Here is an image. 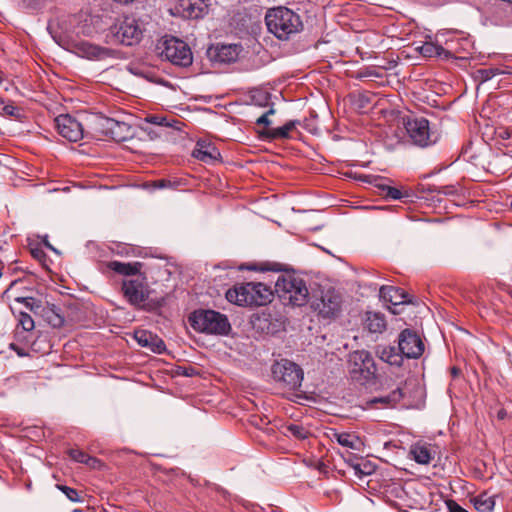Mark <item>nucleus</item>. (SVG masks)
<instances>
[{
    "instance_id": "37",
    "label": "nucleus",
    "mask_w": 512,
    "mask_h": 512,
    "mask_svg": "<svg viewBox=\"0 0 512 512\" xmlns=\"http://www.w3.org/2000/svg\"><path fill=\"white\" fill-rule=\"evenodd\" d=\"M146 124H153L158 127H169L171 124L167 121L165 117L159 115H150L145 118Z\"/></svg>"
},
{
    "instance_id": "54",
    "label": "nucleus",
    "mask_w": 512,
    "mask_h": 512,
    "mask_svg": "<svg viewBox=\"0 0 512 512\" xmlns=\"http://www.w3.org/2000/svg\"><path fill=\"white\" fill-rule=\"evenodd\" d=\"M392 313H393V314H398L399 312H398L396 309H393V310H392Z\"/></svg>"
},
{
    "instance_id": "35",
    "label": "nucleus",
    "mask_w": 512,
    "mask_h": 512,
    "mask_svg": "<svg viewBox=\"0 0 512 512\" xmlns=\"http://www.w3.org/2000/svg\"><path fill=\"white\" fill-rule=\"evenodd\" d=\"M377 186L381 189L384 196L389 199L399 200L403 197L408 196V194L406 192L404 193L396 187H391V186L384 185V184H380Z\"/></svg>"
},
{
    "instance_id": "33",
    "label": "nucleus",
    "mask_w": 512,
    "mask_h": 512,
    "mask_svg": "<svg viewBox=\"0 0 512 512\" xmlns=\"http://www.w3.org/2000/svg\"><path fill=\"white\" fill-rule=\"evenodd\" d=\"M251 101L254 105L259 107H269L271 105L274 106V103L271 102V95L265 91H256L251 96Z\"/></svg>"
},
{
    "instance_id": "34",
    "label": "nucleus",
    "mask_w": 512,
    "mask_h": 512,
    "mask_svg": "<svg viewBox=\"0 0 512 512\" xmlns=\"http://www.w3.org/2000/svg\"><path fill=\"white\" fill-rule=\"evenodd\" d=\"M17 302L23 303L26 308H28L30 311L34 312L35 314H40L41 309L44 308L40 300H37L33 297H19L16 298Z\"/></svg>"
},
{
    "instance_id": "8",
    "label": "nucleus",
    "mask_w": 512,
    "mask_h": 512,
    "mask_svg": "<svg viewBox=\"0 0 512 512\" xmlns=\"http://www.w3.org/2000/svg\"><path fill=\"white\" fill-rule=\"evenodd\" d=\"M272 377L282 389L295 391L301 387L304 372L298 364L282 359L273 364Z\"/></svg>"
},
{
    "instance_id": "42",
    "label": "nucleus",
    "mask_w": 512,
    "mask_h": 512,
    "mask_svg": "<svg viewBox=\"0 0 512 512\" xmlns=\"http://www.w3.org/2000/svg\"><path fill=\"white\" fill-rule=\"evenodd\" d=\"M84 464L92 469H100L103 466V463L101 460H99L96 457L90 456V455H87V457L85 458Z\"/></svg>"
},
{
    "instance_id": "25",
    "label": "nucleus",
    "mask_w": 512,
    "mask_h": 512,
    "mask_svg": "<svg viewBox=\"0 0 512 512\" xmlns=\"http://www.w3.org/2000/svg\"><path fill=\"white\" fill-rule=\"evenodd\" d=\"M40 314L54 328H59L64 324V317L60 313V309L55 305L47 304L41 309Z\"/></svg>"
},
{
    "instance_id": "46",
    "label": "nucleus",
    "mask_w": 512,
    "mask_h": 512,
    "mask_svg": "<svg viewBox=\"0 0 512 512\" xmlns=\"http://www.w3.org/2000/svg\"><path fill=\"white\" fill-rule=\"evenodd\" d=\"M152 186L157 189L167 188L171 186V181L167 179H159L152 182Z\"/></svg>"
},
{
    "instance_id": "32",
    "label": "nucleus",
    "mask_w": 512,
    "mask_h": 512,
    "mask_svg": "<svg viewBox=\"0 0 512 512\" xmlns=\"http://www.w3.org/2000/svg\"><path fill=\"white\" fill-rule=\"evenodd\" d=\"M334 437L341 446L350 449H357V443L359 441L358 437L350 433H335Z\"/></svg>"
},
{
    "instance_id": "9",
    "label": "nucleus",
    "mask_w": 512,
    "mask_h": 512,
    "mask_svg": "<svg viewBox=\"0 0 512 512\" xmlns=\"http://www.w3.org/2000/svg\"><path fill=\"white\" fill-rule=\"evenodd\" d=\"M495 144L502 153L496 154L490 165L494 173L505 174L512 168V128H496Z\"/></svg>"
},
{
    "instance_id": "26",
    "label": "nucleus",
    "mask_w": 512,
    "mask_h": 512,
    "mask_svg": "<svg viewBox=\"0 0 512 512\" xmlns=\"http://www.w3.org/2000/svg\"><path fill=\"white\" fill-rule=\"evenodd\" d=\"M409 454L418 464L427 465L432 460L430 449L424 445H412Z\"/></svg>"
},
{
    "instance_id": "1",
    "label": "nucleus",
    "mask_w": 512,
    "mask_h": 512,
    "mask_svg": "<svg viewBox=\"0 0 512 512\" xmlns=\"http://www.w3.org/2000/svg\"><path fill=\"white\" fill-rule=\"evenodd\" d=\"M265 23L268 31L279 40H288L303 30L300 15L283 6L269 9L265 15Z\"/></svg>"
},
{
    "instance_id": "20",
    "label": "nucleus",
    "mask_w": 512,
    "mask_h": 512,
    "mask_svg": "<svg viewBox=\"0 0 512 512\" xmlns=\"http://www.w3.org/2000/svg\"><path fill=\"white\" fill-rule=\"evenodd\" d=\"M376 354L382 361L398 367L402 365L403 358H405L398 350V347L396 348L391 345H378L376 347Z\"/></svg>"
},
{
    "instance_id": "10",
    "label": "nucleus",
    "mask_w": 512,
    "mask_h": 512,
    "mask_svg": "<svg viewBox=\"0 0 512 512\" xmlns=\"http://www.w3.org/2000/svg\"><path fill=\"white\" fill-rule=\"evenodd\" d=\"M400 123L406 130L411 143L416 146L427 147L437 140L434 133L430 131L429 121L424 117L407 115L401 117Z\"/></svg>"
},
{
    "instance_id": "21",
    "label": "nucleus",
    "mask_w": 512,
    "mask_h": 512,
    "mask_svg": "<svg viewBox=\"0 0 512 512\" xmlns=\"http://www.w3.org/2000/svg\"><path fill=\"white\" fill-rule=\"evenodd\" d=\"M142 267L143 264L141 262L124 263L114 260L107 263L108 269L119 275L132 276V278L142 274L140 272Z\"/></svg>"
},
{
    "instance_id": "56",
    "label": "nucleus",
    "mask_w": 512,
    "mask_h": 512,
    "mask_svg": "<svg viewBox=\"0 0 512 512\" xmlns=\"http://www.w3.org/2000/svg\"><path fill=\"white\" fill-rule=\"evenodd\" d=\"M361 473H364L363 471L360 470ZM366 474H370V471H367L365 472Z\"/></svg>"
},
{
    "instance_id": "49",
    "label": "nucleus",
    "mask_w": 512,
    "mask_h": 512,
    "mask_svg": "<svg viewBox=\"0 0 512 512\" xmlns=\"http://www.w3.org/2000/svg\"><path fill=\"white\" fill-rule=\"evenodd\" d=\"M143 129L148 133L151 139L158 136V134L154 132L152 129H150V127L148 126L144 127Z\"/></svg>"
},
{
    "instance_id": "48",
    "label": "nucleus",
    "mask_w": 512,
    "mask_h": 512,
    "mask_svg": "<svg viewBox=\"0 0 512 512\" xmlns=\"http://www.w3.org/2000/svg\"><path fill=\"white\" fill-rule=\"evenodd\" d=\"M10 348L13 349L19 356H25L26 353L21 349L19 346H17L14 343L10 344Z\"/></svg>"
},
{
    "instance_id": "18",
    "label": "nucleus",
    "mask_w": 512,
    "mask_h": 512,
    "mask_svg": "<svg viewBox=\"0 0 512 512\" xmlns=\"http://www.w3.org/2000/svg\"><path fill=\"white\" fill-rule=\"evenodd\" d=\"M379 295L385 303H390L394 307L409 302L408 295L401 288L394 286H382Z\"/></svg>"
},
{
    "instance_id": "55",
    "label": "nucleus",
    "mask_w": 512,
    "mask_h": 512,
    "mask_svg": "<svg viewBox=\"0 0 512 512\" xmlns=\"http://www.w3.org/2000/svg\"><path fill=\"white\" fill-rule=\"evenodd\" d=\"M83 34H87L88 35V34H90V31H87V32L83 31Z\"/></svg>"
},
{
    "instance_id": "5",
    "label": "nucleus",
    "mask_w": 512,
    "mask_h": 512,
    "mask_svg": "<svg viewBox=\"0 0 512 512\" xmlns=\"http://www.w3.org/2000/svg\"><path fill=\"white\" fill-rule=\"evenodd\" d=\"M188 321L195 331L201 333L227 335L231 330L227 316L210 309H199L192 312Z\"/></svg>"
},
{
    "instance_id": "12",
    "label": "nucleus",
    "mask_w": 512,
    "mask_h": 512,
    "mask_svg": "<svg viewBox=\"0 0 512 512\" xmlns=\"http://www.w3.org/2000/svg\"><path fill=\"white\" fill-rule=\"evenodd\" d=\"M341 296L333 289L322 291L320 297L312 301L311 307L324 318L335 317L341 309Z\"/></svg>"
},
{
    "instance_id": "6",
    "label": "nucleus",
    "mask_w": 512,
    "mask_h": 512,
    "mask_svg": "<svg viewBox=\"0 0 512 512\" xmlns=\"http://www.w3.org/2000/svg\"><path fill=\"white\" fill-rule=\"evenodd\" d=\"M143 32L144 28L138 19L126 16L110 26L106 34V42L132 46L141 41Z\"/></svg>"
},
{
    "instance_id": "43",
    "label": "nucleus",
    "mask_w": 512,
    "mask_h": 512,
    "mask_svg": "<svg viewBox=\"0 0 512 512\" xmlns=\"http://www.w3.org/2000/svg\"><path fill=\"white\" fill-rule=\"evenodd\" d=\"M445 504L449 512H468L466 509L461 507L455 500H446Z\"/></svg>"
},
{
    "instance_id": "51",
    "label": "nucleus",
    "mask_w": 512,
    "mask_h": 512,
    "mask_svg": "<svg viewBox=\"0 0 512 512\" xmlns=\"http://www.w3.org/2000/svg\"><path fill=\"white\" fill-rule=\"evenodd\" d=\"M459 373H460V369H459V368H457V367H452V368H451V374H452L454 377L458 376V375H459Z\"/></svg>"
},
{
    "instance_id": "11",
    "label": "nucleus",
    "mask_w": 512,
    "mask_h": 512,
    "mask_svg": "<svg viewBox=\"0 0 512 512\" xmlns=\"http://www.w3.org/2000/svg\"><path fill=\"white\" fill-rule=\"evenodd\" d=\"M349 371L356 380L368 381L376 373V364L370 352L356 350L348 356Z\"/></svg>"
},
{
    "instance_id": "36",
    "label": "nucleus",
    "mask_w": 512,
    "mask_h": 512,
    "mask_svg": "<svg viewBox=\"0 0 512 512\" xmlns=\"http://www.w3.org/2000/svg\"><path fill=\"white\" fill-rule=\"evenodd\" d=\"M19 325L23 328L24 331H32L35 327L34 320L32 317L26 312L19 313Z\"/></svg>"
},
{
    "instance_id": "27",
    "label": "nucleus",
    "mask_w": 512,
    "mask_h": 512,
    "mask_svg": "<svg viewBox=\"0 0 512 512\" xmlns=\"http://www.w3.org/2000/svg\"><path fill=\"white\" fill-rule=\"evenodd\" d=\"M283 429L285 435H290L297 440H305L311 436L310 430L302 424L290 423L284 425Z\"/></svg>"
},
{
    "instance_id": "24",
    "label": "nucleus",
    "mask_w": 512,
    "mask_h": 512,
    "mask_svg": "<svg viewBox=\"0 0 512 512\" xmlns=\"http://www.w3.org/2000/svg\"><path fill=\"white\" fill-rule=\"evenodd\" d=\"M365 327L371 333H382L386 329L384 315L377 312H368L366 314Z\"/></svg>"
},
{
    "instance_id": "28",
    "label": "nucleus",
    "mask_w": 512,
    "mask_h": 512,
    "mask_svg": "<svg viewBox=\"0 0 512 512\" xmlns=\"http://www.w3.org/2000/svg\"><path fill=\"white\" fill-rule=\"evenodd\" d=\"M81 50L88 58L103 59L109 55V49L103 48L97 45H93L87 42L81 44Z\"/></svg>"
},
{
    "instance_id": "39",
    "label": "nucleus",
    "mask_w": 512,
    "mask_h": 512,
    "mask_svg": "<svg viewBox=\"0 0 512 512\" xmlns=\"http://www.w3.org/2000/svg\"><path fill=\"white\" fill-rule=\"evenodd\" d=\"M499 73L500 70L498 68H485L478 70L479 77L483 82L492 79L495 75Z\"/></svg>"
},
{
    "instance_id": "50",
    "label": "nucleus",
    "mask_w": 512,
    "mask_h": 512,
    "mask_svg": "<svg viewBox=\"0 0 512 512\" xmlns=\"http://www.w3.org/2000/svg\"><path fill=\"white\" fill-rule=\"evenodd\" d=\"M43 243H44V245H45L48 249H50V250H52V251H54V252H56V253L58 252V251H57V250H56V249H55V248H54V247H53V246L48 242V240H47V236H46V237H45V239L43 240Z\"/></svg>"
},
{
    "instance_id": "31",
    "label": "nucleus",
    "mask_w": 512,
    "mask_h": 512,
    "mask_svg": "<svg viewBox=\"0 0 512 512\" xmlns=\"http://www.w3.org/2000/svg\"><path fill=\"white\" fill-rule=\"evenodd\" d=\"M113 125H115V119L98 117L94 123V129L100 135L109 137Z\"/></svg>"
},
{
    "instance_id": "41",
    "label": "nucleus",
    "mask_w": 512,
    "mask_h": 512,
    "mask_svg": "<svg viewBox=\"0 0 512 512\" xmlns=\"http://www.w3.org/2000/svg\"><path fill=\"white\" fill-rule=\"evenodd\" d=\"M69 456L76 462L83 463L85 462V458L87 457V453L80 449H70L68 451Z\"/></svg>"
},
{
    "instance_id": "45",
    "label": "nucleus",
    "mask_w": 512,
    "mask_h": 512,
    "mask_svg": "<svg viewBox=\"0 0 512 512\" xmlns=\"http://www.w3.org/2000/svg\"><path fill=\"white\" fill-rule=\"evenodd\" d=\"M2 111L5 115H9V116H17V114H18V108L12 104L3 105Z\"/></svg>"
},
{
    "instance_id": "40",
    "label": "nucleus",
    "mask_w": 512,
    "mask_h": 512,
    "mask_svg": "<svg viewBox=\"0 0 512 512\" xmlns=\"http://www.w3.org/2000/svg\"><path fill=\"white\" fill-rule=\"evenodd\" d=\"M273 114H275V109L273 105H271L270 108L256 120V124L264 125V129L269 128L268 126L271 124V121L268 117Z\"/></svg>"
},
{
    "instance_id": "47",
    "label": "nucleus",
    "mask_w": 512,
    "mask_h": 512,
    "mask_svg": "<svg viewBox=\"0 0 512 512\" xmlns=\"http://www.w3.org/2000/svg\"><path fill=\"white\" fill-rule=\"evenodd\" d=\"M439 193H443L445 195H453L456 193V189L454 186H443L440 188Z\"/></svg>"
},
{
    "instance_id": "13",
    "label": "nucleus",
    "mask_w": 512,
    "mask_h": 512,
    "mask_svg": "<svg viewBox=\"0 0 512 512\" xmlns=\"http://www.w3.org/2000/svg\"><path fill=\"white\" fill-rule=\"evenodd\" d=\"M398 350L408 359H417L425 350L421 337L411 329H404L398 336Z\"/></svg>"
},
{
    "instance_id": "19",
    "label": "nucleus",
    "mask_w": 512,
    "mask_h": 512,
    "mask_svg": "<svg viewBox=\"0 0 512 512\" xmlns=\"http://www.w3.org/2000/svg\"><path fill=\"white\" fill-rule=\"evenodd\" d=\"M419 52L424 57H440L443 59H449L451 57L465 58V56H456L455 54L458 52L457 50L452 51L450 49L443 48L441 45L433 42L423 43V45L419 47Z\"/></svg>"
},
{
    "instance_id": "17",
    "label": "nucleus",
    "mask_w": 512,
    "mask_h": 512,
    "mask_svg": "<svg viewBox=\"0 0 512 512\" xmlns=\"http://www.w3.org/2000/svg\"><path fill=\"white\" fill-rule=\"evenodd\" d=\"M403 396L402 388L398 386L387 395L373 397L366 401V408H377L378 404H380L382 408L393 407L402 400Z\"/></svg>"
},
{
    "instance_id": "52",
    "label": "nucleus",
    "mask_w": 512,
    "mask_h": 512,
    "mask_svg": "<svg viewBox=\"0 0 512 512\" xmlns=\"http://www.w3.org/2000/svg\"><path fill=\"white\" fill-rule=\"evenodd\" d=\"M42 253H43V252H42L41 250H39V249H34V250H32V255H33L34 257H36V258L40 257V255H42Z\"/></svg>"
},
{
    "instance_id": "2",
    "label": "nucleus",
    "mask_w": 512,
    "mask_h": 512,
    "mask_svg": "<svg viewBox=\"0 0 512 512\" xmlns=\"http://www.w3.org/2000/svg\"><path fill=\"white\" fill-rule=\"evenodd\" d=\"M225 296L238 306H264L272 301L274 291L262 282H247L234 285Z\"/></svg>"
},
{
    "instance_id": "22",
    "label": "nucleus",
    "mask_w": 512,
    "mask_h": 512,
    "mask_svg": "<svg viewBox=\"0 0 512 512\" xmlns=\"http://www.w3.org/2000/svg\"><path fill=\"white\" fill-rule=\"evenodd\" d=\"M298 124H300V122L298 120H290V121L286 122L282 127L266 128L260 132V135L262 138H266L269 140L287 139V138H289L290 132Z\"/></svg>"
},
{
    "instance_id": "23",
    "label": "nucleus",
    "mask_w": 512,
    "mask_h": 512,
    "mask_svg": "<svg viewBox=\"0 0 512 512\" xmlns=\"http://www.w3.org/2000/svg\"><path fill=\"white\" fill-rule=\"evenodd\" d=\"M193 157L203 162H213L220 157L219 150L211 144L198 142L192 153Z\"/></svg>"
},
{
    "instance_id": "30",
    "label": "nucleus",
    "mask_w": 512,
    "mask_h": 512,
    "mask_svg": "<svg viewBox=\"0 0 512 512\" xmlns=\"http://www.w3.org/2000/svg\"><path fill=\"white\" fill-rule=\"evenodd\" d=\"M130 129L131 127L127 123L115 120L109 137L118 142L124 141L129 137Z\"/></svg>"
},
{
    "instance_id": "15",
    "label": "nucleus",
    "mask_w": 512,
    "mask_h": 512,
    "mask_svg": "<svg viewBox=\"0 0 512 512\" xmlns=\"http://www.w3.org/2000/svg\"><path fill=\"white\" fill-rule=\"evenodd\" d=\"M241 46L237 44H217L208 49L209 58L218 63H231L237 60Z\"/></svg>"
},
{
    "instance_id": "44",
    "label": "nucleus",
    "mask_w": 512,
    "mask_h": 512,
    "mask_svg": "<svg viewBox=\"0 0 512 512\" xmlns=\"http://www.w3.org/2000/svg\"><path fill=\"white\" fill-rule=\"evenodd\" d=\"M262 271H282L283 265L280 263H266L260 268Z\"/></svg>"
},
{
    "instance_id": "29",
    "label": "nucleus",
    "mask_w": 512,
    "mask_h": 512,
    "mask_svg": "<svg viewBox=\"0 0 512 512\" xmlns=\"http://www.w3.org/2000/svg\"><path fill=\"white\" fill-rule=\"evenodd\" d=\"M473 504L475 509L480 512H491L494 509L495 500L487 493H482L473 498Z\"/></svg>"
},
{
    "instance_id": "14",
    "label": "nucleus",
    "mask_w": 512,
    "mask_h": 512,
    "mask_svg": "<svg viewBox=\"0 0 512 512\" xmlns=\"http://www.w3.org/2000/svg\"><path fill=\"white\" fill-rule=\"evenodd\" d=\"M58 133L70 142H77L83 138L84 130L80 122L68 114L55 118Z\"/></svg>"
},
{
    "instance_id": "3",
    "label": "nucleus",
    "mask_w": 512,
    "mask_h": 512,
    "mask_svg": "<svg viewBox=\"0 0 512 512\" xmlns=\"http://www.w3.org/2000/svg\"><path fill=\"white\" fill-rule=\"evenodd\" d=\"M275 293L283 304L297 307L305 305L309 297L305 280L294 272L278 277L275 283Z\"/></svg>"
},
{
    "instance_id": "16",
    "label": "nucleus",
    "mask_w": 512,
    "mask_h": 512,
    "mask_svg": "<svg viewBox=\"0 0 512 512\" xmlns=\"http://www.w3.org/2000/svg\"><path fill=\"white\" fill-rule=\"evenodd\" d=\"M134 339L137 343L153 353L161 354L165 351L166 346L164 341L156 334L148 330H136Z\"/></svg>"
},
{
    "instance_id": "38",
    "label": "nucleus",
    "mask_w": 512,
    "mask_h": 512,
    "mask_svg": "<svg viewBox=\"0 0 512 512\" xmlns=\"http://www.w3.org/2000/svg\"><path fill=\"white\" fill-rule=\"evenodd\" d=\"M57 487L66 495V497L72 502H80L81 498L78 494V491L74 488L65 486V485H57Z\"/></svg>"
},
{
    "instance_id": "7",
    "label": "nucleus",
    "mask_w": 512,
    "mask_h": 512,
    "mask_svg": "<svg viewBox=\"0 0 512 512\" xmlns=\"http://www.w3.org/2000/svg\"><path fill=\"white\" fill-rule=\"evenodd\" d=\"M157 50L162 58L173 65L188 67L193 62V55L188 44L176 37H163L157 45Z\"/></svg>"
},
{
    "instance_id": "4",
    "label": "nucleus",
    "mask_w": 512,
    "mask_h": 512,
    "mask_svg": "<svg viewBox=\"0 0 512 512\" xmlns=\"http://www.w3.org/2000/svg\"><path fill=\"white\" fill-rule=\"evenodd\" d=\"M121 291L127 302L139 309L153 311L161 306L159 301H150L151 290L144 274L137 275L134 278L124 279L121 285Z\"/></svg>"
},
{
    "instance_id": "53",
    "label": "nucleus",
    "mask_w": 512,
    "mask_h": 512,
    "mask_svg": "<svg viewBox=\"0 0 512 512\" xmlns=\"http://www.w3.org/2000/svg\"><path fill=\"white\" fill-rule=\"evenodd\" d=\"M247 269H249V270H257V268L255 266H248Z\"/></svg>"
}]
</instances>
